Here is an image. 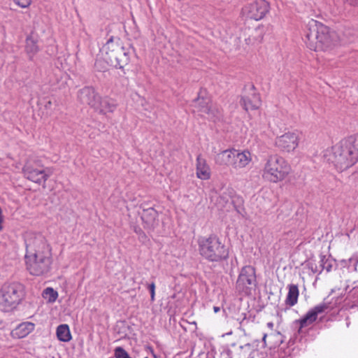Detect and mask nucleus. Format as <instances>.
Wrapping results in <instances>:
<instances>
[{"label": "nucleus", "instance_id": "11", "mask_svg": "<svg viewBox=\"0 0 358 358\" xmlns=\"http://www.w3.org/2000/svg\"><path fill=\"white\" fill-rule=\"evenodd\" d=\"M193 112L200 115H207L209 118H213L219 114V110L213 107L210 98L203 96L202 92L199 93L198 97L193 101Z\"/></svg>", "mask_w": 358, "mask_h": 358}, {"label": "nucleus", "instance_id": "22", "mask_svg": "<svg viewBox=\"0 0 358 358\" xmlns=\"http://www.w3.org/2000/svg\"><path fill=\"white\" fill-rule=\"evenodd\" d=\"M299 292L298 286L296 285H289V291L285 299V303L289 306H294L298 301Z\"/></svg>", "mask_w": 358, "mask_h": 358}, {"label": "nucleus", "instance_id": "17", "mask_svg": "<svg viewBox=\"0 0 358 358\" xmlns=\"http://www.w3.org/2000/svg\"><path fill=\"white\" fill-rule=\"evenodd\" d=\"M234 157L233 169L235 170L243 169L252 162V155L248 150H236Z\"/></svg>", "mask_w": 358, "mask_h": 358}, {"label": "nucleus", "instance_id": "38", "mask_svg": "<svg viewBox=\"0 0 358 358\" xmlns=\"http://www.w3.org/2000/svg\"><path fill=\"white\" fill-rule=\"evenodd\" d=\"M266 334H264V336H263V338L262 340L265 342L266 341Z\"/></svg>", "mask_w": 358, "mask_h": 358}, {"label": "nucleus", "instance_id": "36", "mask_svg": "<svg viewBox=\"0 0 358 358\" xmlns=\"http://www.w3.org/2000/svg\"><path fill=\"white\" fill-rule=\"evenodd\" d=\"M213 310H214L215 313H218L220 310V308L217 307V306H214L213 307Z\"/></svg>", "mask_w": 358, "mask_h": 358}, {"label": "nucleus", "instance_id": "30", "mask_svg": "<svg viewBox=\"0 0 358 358\" xmlns=\"http://www.w3.org/2000/svg\"><path fill=\"white\" fill-rule=\"evenodd\" d=\"M295 323L296 324H299V329H301L303 327H307L310 324H311L313 322H310V320H309L308 317H307L306 315H305L302 318H301L299 320H296Z\"/></svg>", "mask_w": 358, "mask_h": 358}, {"label": "nucleus", "instance_id": "21", "mask_svg": "<svg viewBox=\"0 0 358 358\" xmlns=\"http://www.w3.org/2000/svg\"><path fill=\"white\" fill-rule=\"evenodd\" d=\"M240 103L243 108L248 111L249 110L257 109L261 104V100L257 94H253L251 98L248 96H243Z\"/></svg>", "mask_w": 358, "mask_h": 358}, {"label": "nucleus", "instance_id": "7", "mask_svg": "<svg viewBox=\"0 0 358 358\" xmlns=\"http://www.w3.org/2000/svg\"><path fill=\"white\" fill-rule=\"evenodd\" d=\"M290 171V166L283 157L271 155L264 165L262 177L268 182L277 183L285 180Z\"/></svg>", "mask_w": 358, "mask_h": 358}, {"label": "nucleus", "instance_id": "25", "mask_svg": "<svg viewBox=\"0 0 358 358\" xmlns=\"http://www.w3.org/2000/svg\"><path fill=\"white\" fill-rule=\"evenodd\" d=\"M25 50L27 54L34 55L38 51L37 41L31 36H29L26 38Z\"/></svg>", "mask_w": 358, "mask_h": 358}, {"label": "nucleus", "instance_id": "24", "mask_svg": "<svg viewBox=\"0 0 358 358\" xmlns=\"http://www.w3.org/2000/svg\"><path fill=\"white\" fill-rule=\"evenodd\" d=\"M57 336L63 342H68L71 339L69 327L67 324H60L57 328Z\"/></svg>", "mask_w": 358, "mask_h": 358}, {"label": "nucleus", "instance_id": "20", "mask_svg": "<svg viewBox=\"0 0 358 358\" xmlns=\"http://www.w3.org/2000/svg\"><path fill=\"white\" fill-rule=\"evenodd\" d=\"M34 329V323L29 322H22L14 329L10 334L13 338H22L33 331Z\"/></svg>", "mask_w": 358, "mask_h": 358}, {"label": "nucleus", "instance_id": "2", "mask_svg": "<svg viewBox=\"0 0 358 358\" xmlns=\"http://www.w3.org/2000/svg\"><path fill=\"white\" fill-rule=\"evenodd\" d=\"M323 157L340 172L352 166L358 162V134L343 138L327 149Z\"/></svg>", "mask_w": 358, "mask_h": 358}, {"label": "nucleus", "instance_id": "9", "mask_svg": "<svg viewBox=\"0 0 358 358\" xmlns=\"http://www.w3.org/2000/svg\"><path fill=\"white\" fill-rule=\"evenodd\" d=\"M255 268L252 266H245L241 268L236 281V287L239 292L248 294L256 286Z\"/></svg>", "mask_w": 358, "mask_h": 358}, {"label": "nucleus", "instance_id": "28", "mask_svg": "<svg viewBox=\"0 0 358 358\" xmlns=\"http://www.w3.org/2000/svg\"><path fill=\"white\" fill-rule=\"evenodd\" d=\"M142 106L143 107V114L147 118L150 120H154L156 118V113L154 111V108L152 106L148 104V103L142 104Z\"/></svg>", "mask_w": 358, "mask_h": 358}, {"label": "nucleus", "instance_id": "39", "mask_svg": "<svg viewBox=\"0 0 358 358\" xmlns=\"http://www.w3.org/2000/svg\"><path fill=\"white\" fill-rule=\"evenodd\" d=\"M145 358H148V357H145Z\"/></svg>", "mask_w": 358, "mask_h": 358}, {"label": "nucleus", "instance_id": "15", "mask_svg": "<svg viewBox=\"0 0 358 358\" xmlns=\"http://www.w3.org/2000/svg\"><path fill=\"white\" fill-rule=\"evenodd\" d=\"M99 96L95 90L92 87H85L78 92L79 101L83 104L90 106L92 108H94Z\"/></svg>", "mask_w": 358, "mask_h": 358}, {"label": "nucleus", "instance_id": "29", "mask_svg": "<svg viewBox=\"0 0 358 358\" xmlns=\"http://www.w3.org/2000/svg\"><path fill=\"white\" fill-rule=\"evenodd\" d=\"M115 356L116 358H131L127 352L122 347H117L115 350Z\"/></svg>", "mask_w": 358, "mask_h": 358}, {"label": "nucleus", "instance_id": "6", "mask_svg": "<svg viewBox=\"0 0 358 358\" xmlns=\"http://www.w3.org/2000/svg\"><path fill=\"white\" fill-rule=\"evenodd\" d=\"M24 295V285L18 282H5L0 290V310L10 312L21 302Z\"/></svg>", "mask_w": 358, "mask_h": 358}, {"label": "nucleus", "instance_id": "18", "mask_svg": "<svg viewBox=\"0 0 358 358\" xmlns=\"http://www.w3.org/2000/svg\"><path fill=\"white\" fill-rule=\"evenodd\" d=\"M236 149H227L217 154L215 157V164L221 166H231L233 168Z\"/></svg>", "mask_w": 358, "mask_h": 358}, {"label": "nucleus", "instance_id": "8", "mask_svg": "<svg viewBox=\"0 0 358 358\" xmlns=\"http://www.w3.org/2000/svg\"><path fill=\"white\" fill-rule=\"evenodd\" d=\"M24 177L37 184H45L53 173L52 168L44 167L39 160H28L22 169Z\"/></svg>", "mask_w": 358, "mask_h": 358}, {"label": "nucleus", "instance_id": "32", "mask_svg": "<svg viewBox=\"0 0 358 358\" xmlns=\"http://www.w3.org/2000/svg\"><path fill=\"white\" fill-rule=\"evenodd\" d=\"M148 288L150 292V299L152 301H155V282H152L148 285Z\"/></svg>", "mask_w": 358, "mask_h": 358}, {"label": "nucleus", "instance_id": "33", "mask_svg": "<svg viewBox=\"0 0 358 358\" xmlns=\"http://www.w3.org/2000/svg\"><path fill=\"white\" fill-rule=\"evenodd\" d=\"M352 6H358V0H345Z\"/></svg>", "mask_w": 358, "mask_h": 358}, {"label": "nucleus", "instance_id": "1", "mask_svg": "<svg viewBox=\"0 0 358 358\" xmlns=\"http://www.w3.org/2000/svg\"><path fill=\"white\" fill-rule=\"evenodd\" d=\"M26 253L25 266L29 273L43 276L51 270L52 248L46 238L41 233L27 232L24 236Z\"/></svg>", "mask_w": 358, "mask_h": 358}, {"label": "nucleus", "instance_id": "16", "mask_svg": "<svg viewBox=\"0 0 358 358\" xmlns=\"http://www.w3.org/2000/svg\"><path fill=\"white\" fill-rule=\"evenodd\" d=\"M117 107L115 101L109 97L101 98L99 96L96 103L94 107V110L100 114H107L113 113Z\"/></svg>", "mask_w": 358, "mask_h": 358}, {"label": "nucleus", "instance_id": "37", "mask_svg": "<svg viewBox=\"0 0 358 358\" xmlns=\"http://www.w3.org/2000/svg\"><path fill=\"white\" fill-rule=\"evenodd\" d=\"M268 327L271 329H272L273 327V324L272 322H268L267 324Z\"/></svg>", "mask_w": 358, "mask_h": 358}, {"label": "nucleus", "instance_id": "4", "mask_svg": "<svg viewBox=\"0 0 358 358\" xmlns=\"http://www.w3.org/2000/svg\"><path fill=\"white\" fill-rule=\"evenodd\" d=\"M103 59L109 65L123 69L130 61L133 52L129 45H124L119 38L110 37L102 48Z\"/></svg>", "mask_w": 358, "mask_h": 358}, {"label": "nucleus", "instance_id": "35", "mask_svg": "<svg viewBox=\"0 0 358 358\" xmlns=\"http://www.w3.org/2000/svg\"><path fill=\"white\" fill-rule=\"evenodd\" d=\"M52 106V101H48L46 102L45 105V107L46 108H50V106Z\"/></svg>", "mask_w": 358, "mask_h": 358}, {"label": "nucleus", "instance_id": "3", "mask_svg": "<svg viewBox=\"0 0 358 358\" xmlns=\"http://www.w3.org/2000/svg\"><path fill=\"white\" fill-rule=\"evenodd\" d=\"M304 32L305 43L311 50L328 51L338 44L337 34L313 19L308 22Z\"/></svg>", "mask_w": 358, "mask_h": 358}, {"label": "nucleus", "instance_id": "27", "mask_svg": "<svg viewBox=\"0 0 358 358\" xmlns=\"http://www.w3.org/2000/svg\"><path fill=\"white\" fill-rule=\"evenodd\" d=\"M43 296L45 299H47L49 302H54L56 301L58 294L51 287H47L44 289Z\"/></svg>", "mask_w": 358, "mask_h": 358}, {"label": "nucleus", "instance_id": "26", "mask_svg": "<svg viewBox=\"0 0 358 358\" xmlns=\"http://www.w3.org/2000/svg\"><path fill=\"white\" fill-rule=\"evenodd\" d=\"M320 267L322 270H326L327 272L331 271L333 267V260L327 257L325 255H322L320 257Z\"/></svg>", "mask_w": 358, "mask_h": 358}, {"label": "nucleus", "instance_id": "13", "mask_svg": "<svg viewBox=\"0 0 358 358\" xmlns=\"http://www.w3.org/2000/svg\"><path fill=\"white\" fill-rule=\"evenodd\" d=\"M276 146L282 152L294 151L299 145V136L294 132H287L278 137Z\"/></svg>", "mask_w": 358, "mask_h": 358}, {"label": "nucleus", "instance_id": "14", "mask_svg": "<svg viewBox=\"0 0 358 358\" xmlns=\"http://www.w3.org/2000/svg\"><path fill=\"white\" fill-rule=\"evenodd\" d=\"M141 217L143 227L149 231H153L159 225L158 213L153 208L143 209Z\"/></svg>", "mask_w": 358, "mask_h": 358}, {"label": "nucleus", "instance_id": "5", "mask_svg": "<svg viewBox=\"0 0 358 358\" xmlns=\"http://www.w3.org/2000/svg\"><path fill=\"white\" fill-rule=\"evenodd\" d=\"M200 255L206 260L220 262L229 257V250L215 235L202 237L199 239Z\"/></svg>", "mask_w": 358, "mask_h": 358}, {"label": "nucleus", "instance_id": "12", "mask_svg": "<svg viewBox=\"0 0 358 358\" xmlns=\"http://www.w3.org/2000/svg\"><path fill=\"white\" fill-rule=\"evenodd\" d=\"M265 32V27L263 25L255 27H245L242 31V37L246 44L255 45L262 42Z\"/></svg>", "mask_w": 358, "mask_h": 358}, {"label": "nucleus", "instance_id": "10", "mask_svg": "<svg viewBox=\"0 0 358 358\" xmlns=\"http://www.w3.org/2000/svg\"><path fill=\"white\" fill-rule=\"evenodd\" d=\"M270 4L266 0H255L242 8V14L256 21L263 19L269 12Z\"/></svg>", "mask_w": 358, "mask_h": 358}, {"label": "nucleus", "instance_id": "19", "mask_svg": "<svg viewBox=\"0 0 358 358\" xmlns=\"http://www.w3.org/2000/svg\"><path fill=\"white\" fill-rule=\"evenodd\" d=\"M196 176L201 180H208L210 178V169L206 160L198 155L196 158Z\"/></svg>", "mask_w": 358, "mask_h": 358}, {"label": "nucleus", "instance_id": "31", "mask_svg": "<svg viewBox=\"0 0 358 358\" xmlns=\"http://www.w3.org/2000/svg\"><path fill=\"white\" fill-rule=\"evenodd\" d=\"M13 1L22 8H27L30 6L31 0H13Z\"/></svg>", "mask_w": 358, "mask_h": 358}, {"label": "nucleus", "instance_id": "34", "mask_svg": "<svg viewBox=\"0 0 358 358\" xmlns=\"http://www.w3.org/2000/svg\"><path fill=\"white\" fill-rule=\"evenodd\" d=\"M2 222H3V215H2V210L0 208V231L2 229Z\"/></svg>", "mask_w": 358, "mask_h": 358}, {"label": "nucleus", "instance_id": "23", "mask_svg": "<svg viewBox=\"0 0 358 358\" xmlns=\"http://www.w3.org/2000/svg\"><path fill=\"white\" fill-rule=\"evenodd\" d=\"M329 308V304L322 303L315 306L313 308L310 310L306 315L308 317L310 322L313 323L317 320L318 314L324 313Z\"/></svg>", "mask_w": 358, "mask_h": 358}]
</instances>
